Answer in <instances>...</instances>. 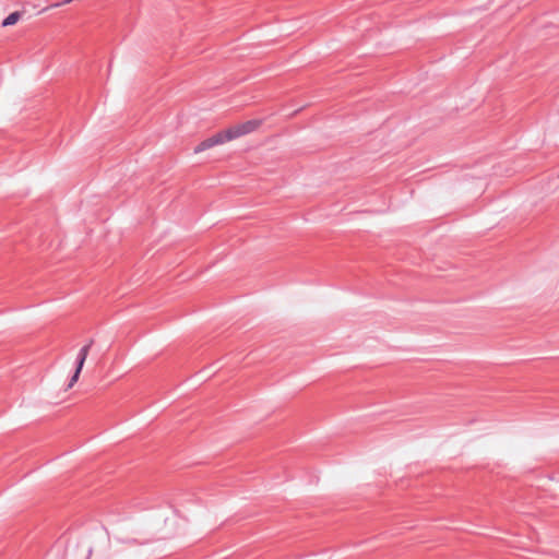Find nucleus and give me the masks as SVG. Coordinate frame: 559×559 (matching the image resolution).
<instances>
[{"label": "nucleus", "mask_w": 559, "mask_h": 559, "mask_svg": "<svg viewBox=\"0 0 559 559\" xmlns=\"http://www.w3.org/2000/svg\"><path fill=\"white\" fill-rule=\"evenodd\" d=\"M263 120L262 119H251L243 122H239L236 124H233L225 129L226 134L228 136L229 142L234 141L236 139H239L241 136L248 135L250 133H253L260 129L262 126Z\"/></svg>", "instance_id": "obj_1"}, {"label": "nucleus", "mask_w": 559, "mask_h": 559, "mask_svg": "<svg viewBox=\"0 0 559 559\" xmlns=\"http://www.w3.org/2000/svg\"><path fill=\"white\" fill-rule=\"evenodd\" d=\"M229 142L228 136L226 134L225 129L221 130L210 138L201 141L193 150L194 154H200L204 151L211 150L214 146L223 145L225 143Z\"/></svg>", "instance_id": "obj_2"}, {"label": "nucleus", "mask_w": 559, "mask_h": 559, "mask_svg": "<svg viewBox=\"0 0 559 559\" xmlns=\"http://www.w3.org/2000/svg\"><path fill=\"white\" fill-rule=\"evenodd\" d=\"M229 142L228 136L226 134L225 129L221 130L210 138L201 141L193 150L194 154H200L204 151L211 150L214 146L223 145L225 143Z\"/></svg>", "instance_id": "obj_3"}, {"label": "nucleus", "mask_w": 559, "mask_h": 559, "mask_svg": "<svg viewBox=\"0 0 559 559\" xmlns=\"http://www.w3.org/2000/svg\"><path fill=\"white\" fill-rule=\"evenodd\" d=\"M92 344H93V340H91L86 345H84L81 349H80V353H79V359H78V367L75 369V372L74 374L72 376L70 382H69V385L68 388H72L76 381L79 380V377H80V373L82 371V368L84 366V362L87 358V355L90 353V349L92 347Z\"/></svg>", "instance_id": "obj_4"}, {"label": "nucleus", "mask_w": 559, "mask_h": 559, "mask_svg": "<svg viewBox=\"0 0 559 559\" xmlns=\"http://www.w3.org/2000/svg\"><path fill=\"white\" fill-rule=\"evenodd\" d=\"M20 20V13L13 12L9 14L2 22V26H11L14 25Z\"/></svg>", "instance_id": "obj_5"}, {"label": "nucleus", "mask_w": 559, "mask_h": 559, "mask_svg": "<svg viewBox=\"0 0 559 559\" xmlns=\"http://www.w3.org/2000/svg\"><path fill=\"white\" fill-rule=\"evenodd\" d=\"M72 0H66L64 3H70Z\"/></svg>", "instance_id": "obj_6"}]
</instances>
